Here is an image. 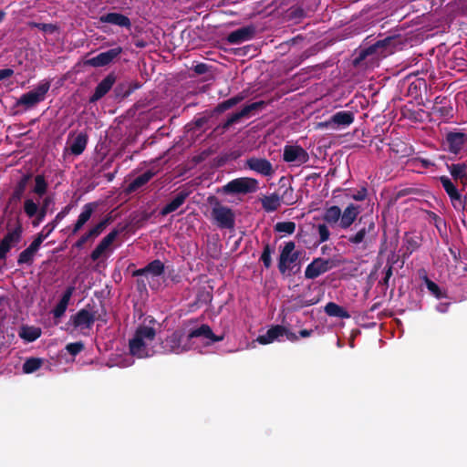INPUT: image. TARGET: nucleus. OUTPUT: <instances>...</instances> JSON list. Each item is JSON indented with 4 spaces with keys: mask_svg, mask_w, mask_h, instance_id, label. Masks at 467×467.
Wrapping results in <instances>:
<instances>
[{
    "mask_svg": "<svg viewBox=\"0 0 467 467\" xmlns=\"http://www.w3.org/2000/svg\"><path fill=\"white\" fill-rule=\"evenodd\" d=\"M447 168L452 179L460 182L462 186V191H464L467 187V161L447 164Z\"/></svg>",
    "mask_w": 467,
    "mask_h": 467,
    "instance_id": "b1692460",
    "label": "nucleus"
},
{
    "mask_svg": "<svg viewBox=\"0 0 467 467\" xmlns=\"http://www.w3.org/2000/svg\"><path fill=\"white\" fill-rule=\"evenodd\" d=\"M423 279L426 287L428 288L431 295H433L438 299L446 297V294L440 288V286L435 282L429 279L427 275H425Z\"/></svg>",
    "mask_w": 467,
    "mask_h": 467,
    "instance_id": "a19ab883",
    "label": "nucleus"
},
{
    "mask_svg": "<svg viewBox=\"0 0 467 467\" xmlns=\"http://www.w3.org/2000/svg\"><path fill=\"white\" fill-rule=\"evenodd\" d=\"M30 177L31 176L29 174L23 175L20 178V180L16 182V184L14 187L13 192L11 193L6 202L5 212H6L7 210H10L11 213L16 211L25 194Z\"/></svg>",
    "mask_w": 467,
    "mask_h": 467,
    "instance_id": "ddd939ff",
    "label": "nucleus"
},
{
    "mask_svg": "<svg viewBox=\"0 0 467 467\" xmlns=\"http://www.w3.org/2000/svg\"><path fill=\"white\" fill-rule=\"evenodd\" d=\"M52 199L50 197H46L43 201V203L40 207H38V212L36 213V217L33 221V225L37 226L43 220L45 219L47 212V208L51 203Z\"/></svg>",
    "mask_w": 467,
    "mask_h": 467,
    "instance_id": "79ce46f5",
    "label": "nucleus"
},
{
    "mask_svg": "<svg viewBox=\"0 0 467 467\" xmlns=\"http://www.w3.org/2000/svg\"><path fill=\"white\" fill-rule=\"evenodd\" d=\"M274 253V248L271 247L269 243L264 244V249L260 256V261L263 262L264 266L269 269L272 266L271 254Z\"/></svg>",
    "mask_w": 467,
    "mask_h": 467,
    "instance_id": "c03bdc74",
    "label": "nucleus"
},
{
    "mask_svg": "<svg viewBox=\"0 0 467 467\" xmlns=\"http://www.w3.org/2000/svg\"><path fill=\"white\" fill-rule=\"evenodd\" d=\"M112 218L110 215L105 216L100 222H99L97 224H95L93 227L96 229V231L101 234L104 230L107 228V226L111 223Z\"/></svg>",
    "mask_w": 467,
    "mask_h": 467,
    "instance_id": "e2e57ef3",
    "label": "nucleus"
},
{
    "mask_svg": "<svg viewBox=\"0 0 467 467\" xmlns=\"http://www.w3.org/2000/svg\"><path fill=\"white\" fill-rule=\"evenodd\" d=\"M98 207V202H88L82 207L81 213L72 226L71 235H75L84 227V225L89 221L93 213L97 210Z\"/></svg>",
    "mask_w": 467,
    "mask_h": 467,
    "instance_id": "aec40b11",
    "label": "nucleus"
},
{
    "mask_svg": "<svg viewBox=\"0 0 467 467\" xmlns=\"http://www.w3.org/2000/svg\"><path fill=\"white\" fill-rule=\"evenodd\" d=\"M354 121V113L351 111H338L331 118L324 122H320L319 126L337 130L340 127H348Z\"/></svg>",
    "mask_w": 467,
    "mask_h": 467,
    "instance_id": "dca6fc26",
    "label": "nucleus"
},
{
    "mask_svg": "<svg viewBox=\"0 0 467 467\" xmlns=\"http://www.w3.org/2000/svg\"><path fill=\"white\" fill-rule=\"evenodd\" d=\"M75 286L74 285H69L66 288V290L64 291L60 300L58 301L59 303L63 304V305H66L67 306H68V303L70 301V298L72 297L74 292H75Z\"/></svg>",
    "mask_w": 467,
    "mask_h": 467,
    "instance_id": "13d9d810",
    "label": "nucleus"
},
{
    "mask_svg": "<svg viewBox=\"0 0 467 467\" xmlns=\"http://www.w3.org/2000/svg\"><path fill=\"white\" fill-rule=\"evenodd\" d=\"M275 231L293 234L296 231V223L294 222H278L275 225Z\"/></svg>",
    "mask_w": 467,
    "mask_h": 467,
    "instance_id": "a18cd8bd",
    "label": "nucleus"
},
{
    "mask_svg": "<svg viewBox=\"0 0 467 467\" xmlns=\"http://www.w3.org/2000/svg\"><path fill=\"white\" fill-rule=\"evenodd\" d=\"M245 166L266 177H271L275 173L272 163L265 158L251 157L245 161Z\"/></svg>",
    "mask_w": 467,
    "mask_h": 467,
    "instance_id": "6ab92c4d",
    "label": "nucleus"
},
{
    "mask_svg": "<svg viewBox=\"0 0 467 467\" xmlns=\"http://www.w3.org/2000/svg\"><path fill=\"white\" fill-rule=\"evenodd\" d=\"M338 265V262L332 258H314L305 270L306 279H315Z\"/></svg>",
    "mask_w": 467,
    "mask_h": 467,
    "instance_id": "9d476101",
    "label": "nucleus"
},
{
    "mask_svg": "<svg viewBox=\"0 0 467 467\" xmlns=\"http://www.w3.org/2000/svg\"><path fill=\"white\" fill-rule=\"evenodd\" d=\"M71 210V205L70 204H67V206H65L55 217V219L47 223L46 226H44V231L46 232H48V234H50L54 230L55 228L57 227V223L62 221L67 214L68 213L70 212Z\"/></svg>",
    "mask_w": 467,
    "mask_h": 467,
    "instance_id": "e433bc0d",
    "label": "nucleus"
},
{
    "mask_svg": "<svg viewBox=\"0 0 467 467\" xmlns=\"http://www.w3.org/2000/svg\"><path fill=\"white\" fill-rule=\"evenodd\" d=\"M368 196V190L366 186H362L359 190H358L351 198L355 201H364Z\"/></svg>",
    "mask_w": 467,
    "mask_h": 467,
    "instance_id": "69168bd1",
    "label": "nucleus"
},
{
    "mask_svg": "<svg viewBox=\"0 0 467 467\" xmlns=\"http://www.w3.org/2000/svg\"><path fill=\"white\" fill-rule=\"evenodd\" d=\"M87 144L88 135L83 132L78 134L69 147L71 153L80 155L85 150Z\"/></svg>",
    "mask_w": 467,
    "mask_h": 467,
    "instance_id": "72a5a7b5",
    "label": "nucleus"
},
{
    "mask_svg": "<svg viewBox=\"0 0 467 467\" xmlns=\"http://www.w3.org/2000/svg\"><path fill=\"white\" fill-rule=\"evenodd\" d=\"M34 26L43 32H48V33H54L57 29L56 25L46 24V23H35Z\"/></svg>",
    "mask_w": 467,
    "mask_h": 467,
    "instance_id": "0e129e2a",
    "label": "nucleus"
},
{
    "mask_svg": "<svg viewBox=\"0 0 467 467\" xmlns=\"http://www.w3.org/2000/svg\"><path fill=\"white\" fill-rule=\"evenodd\" d=\"M194 337H203L209 339L212 343L221 342L224 339V335H215L211 327L202 324L197 328L190 330L187 336L182 329L173 331L167 336L161 343L164 353L180 354L190 349V341Z\"/></svg>",
    "mask_w": 467,
    "mask_h": 467,
    "instance_id": "f257e3e1",
    "label": "nucleus"
},
{
    "mask_svg": "<svg viewBox=\"0 0 467 467\" xmlns=\"http://www.w3.org/2000/svg\"><path fill=\"white\" fill-rule=\"evenodd\" d=\"M325 313L329 317H339L342 319H348L350 317L349 313L339 305L334 302H328L325 306Z\"/></svg>",
    "mask_w": 467,
    "mask_h": 467,
    "instance_id": "2f4dec72",
    "label": "nucleus"
},
{
    "mask_svg": "<svg viewBox=\"0 0 467 467\" xmlns=\"http://www.w3.org/2000/svg\"><path fill=\"white\" fill-rule=\"evenodd\" d=\"M48 232H46L44 231V229H42L41 232L36 234L33 242L29 244V247L37 252L40 245L42 244L44 240L48 237Z\"/></svg>",
    "mask_w": 467,
    "mask_h": 467,
    "instance_id": "603ef678",
    "label": "nucleus"
},
{
    "mask_svg": "<svg viewBox=\"0 0 467 467\" xmlns=\"http://www.w3.org/2000/svg\"><path fill=\"white\" fill-rule=\"evenodd\" d=\"M440 182L448 195L458 190L451 180L447 176H441Z\"/></svg>",
    "mask_w": 467,
    "mask_h": 467,
    "instance_id": "5fc2aeb1",
    "label": "nucleus"
},
{
    "mask_svg": "<svg viewBox=\"0 0 467 467\" xmlns=\"http://www.w3.org/2000/svg\"><path fill=\"white\" fill-rule=\"evenodd\" d=\"M405 251L402 254L403 262L409 258L413 252L418 250L420 246V238L416 235H410L408 233L404 236Z\"/></svg>",
    "mask_w": 467,
    "mask_h": 467,
    "instance_id": "c756f323",
    "label": "nucleus"
},
{
    "mask_svg": "<svg viewBox=\"0 0 467 467\" xmlns=\"http://www.w3.org/2000/svg\"><path fill=\"white\" fill-rule=\"evenodd\" d=\"M265 106V102L263 100L245 105L240 111L231 114L224 122L218 124L213 132L216 135L225 133L231 126L239 122L243 118L248 117L253 111L263 109Z\"/></svg>",
    "mask_w": 467,
    "mask_h": 467,
    "instance_id": "39448f33",
    "label": "nucleus"
},
{
    "mask_svg": "<svg viewBox=\"0 0 467 467\" xmlns=\"http://www.w3.org/2000/svg\"><path fill=\"white\" fill-rule=\"evenodd\" d=\"M24 212L29 218L36 217L38 205L32 199H26L24 202Z\"/></svg>",
    "mask_w": 467,
    "mask_h": 467,
    "instance_id": "de8ad7c7",
    "label": "nucleus"
},
{
    "mask_svg": "<svg viewBox=\"0 0 467 467\" xmlns=\"http://www.w3.org/2000/svg\"><path fill=\"white\" fill-rule=\"evenodd\" d=\"M23 225L19 219L16 220V226L13 229H9L7 224V233L5 234L3 239L0 241V259L5 260L7 253L12 247L18 244L22 240Z\"/></svg>",
    "mask_w": 467,
    "mask_h": 467,
    "instance_id": "6e6552de",
    "label": "nucleus"
},
{
    "mask_svg": "<svg viewBox=\"0 0 467 467\" xmlns=\"http://www.w3.org/2000/svg\"><path fill=\"white\" fill-rule=\"evenodd\" d=\"M99 22L104 24H111L115 26H119L120 27H124L128 30L131 28V21L130 19L120 14V13H108L101 16H99Z\"/></svg>",
    "mask_w": 467,
    "mask_h": 467,
    "instance_id": "a878e982",
    "label": "nucleus"
},
{
    "mask_svg": "<svg viewBox=\"0 0 467 467\" xmlns=\"http://www.w3.org/2000/svg\"><path fill=\"white\" fill-rule=\"evenodd\" d=\"M85 346L84 344L79 341V342H74V343H69L66 346V349L67 351L71 355V356H77L78 354H79L83 349H84Z\"/></svg>",
    "mask_w": 467,
    "mask_h": 467,
    "instance_id": "6e6d98bb",
    "label": "nucleus"
},
{
    "mask_svg": "<svg viewBox=\"0 0 467 467\" xmlns=\"http://www.w3.org/2000/svg\"><path fill=\"white\" fill-rule=\"evenodd\" d=\"M36 251L31 249L29 246L22 251L17 258L18 265H31L34 262L35 254Z\"/></svg>",
    "mask_w": 467,
    "mask_h": 467,
    "instance_id": "4c0bfd02",
    "label": "nucleus"
},
{
    "mask_svg": "<svg viewBox=\"0 0 467 467\" xmlns=\"http://www.w3.org/2000/svg\"><path fill=\"white\" fill-rule=\"evenodd\" d=\"M258 190V181L250 177L236 178L222 187L224 194H248Z\"/></svg>",
    "mask_w": 467,
    "mask_h": 467,
    "instance_id": "423d86ee",
    "label": "nucleus"
},
{
    "mask_svg": "<svg viewBox=\"0 0 467 467\" xmlns=\"http://www.w3.org/2000/svg\"><path fill=\"white\" fill-rule=\"evenodd\" d=\"M297 300V306L298 307H305V306H313V305H316L319 302V298H311V299H306L305 298L304 296H300L296 298Z\"/></svg>",
    "mask_w": 467,
    "mask_h": 467,
    "instance_id": "680f3d73",
    "label": "nucleus"
},
{
    "mask_svg": "<svg viewBox=\"0 0 467 467\" xmlns=\"http://www.w3.org/2000/svg\"><path fill=\"white\" fill-rule=\"evenodd\" d=\"M67 308V306L66 305H63L58 302L52 310V314H53L54 317L55 318L61 317L65 314Z\"/></svg>",
    "mask_w": 467,
    "mask_h": 467,
    "instance_id": "338daca9",
    "label": "nucleus"
},
{
    "mask_svg": "<svg viewBox=\"0 0 467 467\" xmlns=\"http://www.w3.org/2000/svg\"><path fill=\"white\" fill-rule=\"evenodd\" d=\"M358 231L355 234H351L348 237V243L358 245L365 242L366 236L372 233H375V223L373 218L368 215H362L359 217L358 223L355 225Z\"/></svg>",
    "mask_w": 467,
    "mask_h": 467,
    "instance_id": "9b49d317",
    "label": "nucleus"
},
{
    "mask_svg": "<svg viewBox=\"0 0 467 467\" xmlns=\"http://www.w3.org/2000/svg\"><path fill=\"white\" fill-rule=\"evenodd\" d=\"M443 143L451 153L458 154L463 145L467 144V133L450 131L446 134Z\"/></svg>",
    "mask_w": 467,
    "mask_h": 467,
    "instance_id": "a211bd4d",
    "label": "nucleus"
},
{
    "mask_svg": "<svg viewBox=\"0 0 467 467\" xmlns=\"http://www.w3.org/2000/svg\"><path fill=\"white\" fill-rule=\"evenodd\" d=\"M255 32L256 29L254 26H243L228 34L226 40L231 45H239L253 39Z\"/></svg>",
    "mask_w": 467,
    "mask_h": 467,
    "instance_id": "412c9836",
    "label": "nucleus"
},
{
    "mask_svg": "<svg viewBox=\"0 0 467 467\" xmlns=\"http://www.w3.org/2000/svg\"><path fill=\"white\" fill-rule=\"evenodd\" d=\"M50 88L49 82L39 83L34 89L24 93L16 101V106H25L26 109H32L44 101L46 95Z\"/></svg>",
    "mask_w": 467,
    "mask_h": 467,
    "instance_id": "0eeeda50",
    "label": "nucleus"
},
{
    "mask_svg": "<svg viewBox=\"0 0 467 467\" xmlns=\"http://www.w3.org/2000/svg\"><path fill=\"white\" fill-rule=\"evenodd\" d=\"M296 244L293 241L285 244L280 252L278 259V270L281 274H285L287 270L291 269V265L294 264L299 257V252H295Z\"/></svg>",
    "mask_w": 467,
    "mask_h": 467,
    "instance_id": "f8f14e48",
    "label": "nucleus"
},
{
    "mask_svg": "<svg viewBox=\"0 0 467 467\" xmlns=\"http://www.w3.org/2000/svg\"><path fill=\"white\" fill-rule=\"evenodd\" d=\"M283 160L296 166L302 165L309 161L307 151L299 145H285L283 151Z\"/></svg>",
    "mask_w": 467,
    "mask_h": 467,
    "instance_id": "2eb2a0df",
    "label": "nucleus"
},
{
    "mask_svg": "<svg viewBox=\"0 0 467 467\" xmlns=\"http://www.w3.org/2000/svg\"><path fill=\"white\" fill-rule=\"evenodd\" d=\"M126 227L121 229H113L100 242L97 244L95 249L90 254V259L95 262L99 260L101 255L109 249V247L114 243L119 234L125 230Z\"/></svg>",
    "mask_w": 467,
    "mask_h": 467,
    "instance_id": "f3484780",
    "label": "nucleus"
},
{
    "mask_svg": "<svg viewBox=\"0 0 467 467\" xmlns=\"http://www.w3.org/2000/svg\"><path fill=\"white\" fill-rule=\"evenodd\" d=\"M208 202L213 205L212 208V217L217 226L221 229H234L235 226V214L234 211L221 204L215 196H210Z\"/></svg>",
    "mask_w": 467,
    "mask_h": 467,
    "instance_id": "7ed1b4c3",
    "label": "nucleus"
},
{
    "mask_svg": "<svg viewBox=\"0 0 467 467\" xmlns=\"http://www.w3.org/2000/svg\"><path fill=\"white\" fill-rule=\"evenodd\" d=\"M279 198H281V202L286 205L295 203L294 189L291 186L285 188Z\"/></svg>",
    "mask_w": 467,
    "mask_h": 467,
    "instance_id": "8fccbe9b",
    "label": "nucleus"
},
{
    "mask_svg": "<svg viewBox=\"0 0 467 467\" xmlns=\"http://www.w3.org/2000/svg\"><path fill=\"white\" fill-rule=\"evenodd\" d=\"M341 213L342 211L338 206H330L325 209L323 220L330 225H335L337 223L339 224V222L341 220Z\"/></svg>",
    "mask_w": 467,
    "mask_h": 467,
    "instance_id": "7c9ffc66",
    "label": "nucleus"
},
{
    "mask_svg": "<svg viewBox=\"0 0 467 467\" xmlns=\"http://www.w3.org/2000/svg\"><path fill=\"white\" fill-rule=\"evenodd\" d=\"M47 182L44 175L38 174L35 177V187L33 192L38 196H43L47 190Z\"/></svg>",
    "mask_w": 467,
    "mask_h": 467,
    "instance_id": "37998d69",
    "label": "nucleus"
},
{
    "mask_svg": "<svg viewBox=\"0 0 467 467\" xmlns=\"http://www.w3.org/2000/svg\"><path fill=\"white\" fill-rule=\"evenodd\" d=\"M262 207L266 213L275 212L281 205L279 194L272 193L261 199Z\"/></svg>",
    "mask_w": 467,
    "mask_h": 467,
    "instance_id": "473e14b6",
    "label": "nucleus"
},
{
    "mask_svg": "<svg viewBox=\"0 0 467 467\" xmlns=\"http://www.w3.org/2000/svg\"><path fill=\"white\" fill-rule=\"evenodd\" d=\"M90 308V305L88 304L85 308L78 310L75 315L70 317V321L72 325L76 328H91L94 322L96 320H100L104 323L107 322L103 316L106 315V311L103 306H101V313L99 310L88 309Z\"/></svg>",
    "mask_w": 467,
    "mask_h": 467,
    "instance_id": "20e7f679",
    "label": "nucleus"
},
{
    "mask_svg": "<svg viewBox=\"0 0 467 467\" xmlns=\"http://www.w3.org/2000/svg\"><path fill=\"white\" fill-rule=\"evenodd\" d=\"M99 235L100 234L92 226L77 240V242L73 244V247L80 250L85 246L87 243L93 242Z\"/></svg>",
    "mask_w": 467,
    "mask_h": 467,
    "instance_id": "f704fd0d",
    "label": "nucleus"
},
{
    "mask_svg": "<svg viewBox=\"0 0 467 467\" xmlns=\"http://www.w3.org/2000/svg\"><path fill=\"white\" fill-rule=\"evenodd\" d=\"M428 215L439 231H441V226H446L445 221L435 213L430 211Z\"/></svg>",
    "mask_w": 467,
    "mask_h": 467,
    "instance_id": "052dcab7",
    "label": "nucleus"
},
{
    "mask_svg": "<svg viewBox=\"0 0 467 467\" xmlns=\"http://www.w3.org/2000/svg\"><path fill=\"white\" fill-rule=\"evenodd\" d=\"M75 286L74 285H69L66 288V290L64 291L60 300L58 301L59 303L63 304V305H66L67 306H68V303L70 301V298L72 297L74 292H75Z\"/></svg>",
    "mask_w": 467,
    "mask_h": 467,
    "instance_id": "bf43d9fd",
    "label": "nucleus"
},
{
    "mask_svg": "<svg viewBox=\"0 0 467 467\" xmlns=\"http://www.w3.org/2000/svg\"><path fill=\"white\" fill-rule=\"evenodd\" d=\"M318 234V244L327 242L330 237V231L326 223H319L317 226Z\"/></svg>",
    "mask_w": 467,
    "mask_h": 467,
    "instance_id": "09e8293b",
    "label": "nucleus"
},
{
    "mask_svg": "<svg viewBox=\"0 0 467 467\" xmlns=\"http://www.w3.org/2000/svg\"><path fill=\"white\" fill-rule=\"evenodd\" d=\"M75 286L74 285H69L66 288V290L64 291L60 300L58 301L59 303L63 304V305H66L67 306H68V303L70 301V298L72 297L74 292H75Z\"/></svg>",
    "mask_w": 467,
    "mask_h": 467,
    "instance_id": "4d7b16f0",
    "label": "nucleus"
},
{
    "mask_svg": "<svg viewBox=\"0 0 467 467\" xmlns=\"http://www.w3.org/2000/svg\"><path fill=\"white\" fill-rule=\"evenodd\" d=\"M395 41L394 36H387L383 39L376 41L369 47L362 49L358 57L355 59V63L358 64L364 60L370 55L377 54L379 56L386 57L388 54L392 53V43Z\"/></svg>",
    "mask_w": 467,
    "mask_h": 467,
    "instance_id": "1a4fd4ad",
    "label": "nucleus"
},
{
    "mask_svg": "<svg viewBox=\"0 0 467 467\" xmlns=\"http://www.w3.org/2000/svg\"><path fill=\"white\" fill-rule=\"evenodd\" d=\"M48 232H46L44 231V229H42L41 232L36 234L33 242L29 244V247L37 252L40 245L42 244L44 240L48 237Z\"/></svg>",
    "mask_w": 467,
    "mask_h": 467,
    "instance_id": "3c124183",
    "label": "nucleus"
},
{
    "mask_svg": "<svg viewBox=\"0 0 467 467\" xmlns=\"http://www.w3.org/2000/svg\"><path fill=\"white\" fill-rule=\"evenodd\" d=\"M431 110L434 114H438L441 118H447L451 116L452 109L446 105H433Z\"/></svg>",
    "mask_w": 467,
    "mask_h": 467,
    "instance_id": "864d4df0",
    "label": "nucleus"
},
{
    "mask_svg": "<svg viewBox=\"0 0 467 467\" xmlns=\"http://www.w3.org/2000/svg\"><path fill=\"white\" fill-rule=\"evenodd\" d=\"M284 333H286V327L282 325L272 326L265 334L260 335L257 337V342L262 345H267L275 340H280L281 337H284Z\"/></svg>",
    "mask_w": 467,
    "mask_h": 467,
    "instance_id": "bb28decb",
    "label": "nucleus"
},
{
    "mask_svg": "<svg viewBox=\"0 0 467 467\" xmlns=\"http://www.w3.org/2000/svg\"><path fill=\"white\" fill-rule=\"evenodd\" d=\"M360 213V207L354 203L348 204L341 213L339 227L348 229L357 220Z\"/></svg>",
    "mask_w": 467,
    "mask_h": 467,
    "instance_id": "393cba45",
    "label": "nucleus"
},
{
    "mask_svg": "<svg viewBox=\"0 0 467 467\" xmlns=\"http://www.w3.org/2000/svg\"><path fill=\"white\" fill-rule=\"evenodd\" d=\"M43 364V360L38 358H29L23 364V371L26 374L33 373L39 369Z\"/></svg>",
    "mask_w": 467,
    "mask_h": 467,
    "instance_id": "58836bf2",
    "label": "nucleus"
},
{
    "mask_svg": "<svg viewBox=\"0 0 467 467\" xmlns=\"http://www.w3.org/2000/svg\"><path fill=\"white\" fill-rule=\"evenodd\" d=\"M116 78L113 72L108 74L95 88L94 93L89 98V102L94 103L102 99L112 88Z\"/></svg>",
    "mask_w": 467,
    "mask_h": 467,
    "instance_id": "4be33fe9",
    "label": "nucleus"
},
{
    "mask_svg": "<svg viewBox=\"0 0 467 467\" xmlns=\"http://www.w3.org/2000/svg\"><path fill=\"white\" fill-rule=\"evenodd\" d=\"M156 337L153 327L140 325L129 341L130 353L138 358H150L155 354L151 343Z\"/></svg>",
    "mask_w": 467,
    "mask_h": 467,
    "instance_id": "f03ea898",
    "label": "nucleus"
},
{
    "mask_svg": "<svg viewBox=\"0 0 467 467\" xmlns=\"http://www.w3.org/2000/svg\"><path fill=\"white\" fill-rule=\"evenodd\" d=\"M448 196L450 197L451 204L455 209H457V210L464 209L465 198L462 197V195L460 193L459 190H456L455 192H451Z\"/></svg>",
    "mask_w": 467,
    "mask_h": 467,
    "instance_id": "49530a36",
    "label": "nucleus"
},
{
    "mask_svg": "<svg viewBox=\"0 0 467 467\" xmlns=\"http://www.w3.org/2000/svg\"><path fill=\"white\" fill-rule=\"evenodd\" d=\"M155 175V172L151 170L146 171L141 175L134 179L125 189V194L129 195L135 192L138 189L147 184Z\"/></svg>",
    "mask_w": 467,
    "mask_h": 467,
    "instance_id": "c85d7f7f",
    "label": "nucleus"
},
{
    "mask_svg": "<svg viewBox=\"0 0 467 467\" xmlns=\"http://www.w3.org/2000/svg\"><path fill=\"white\" fill-rule=\"evenodd\" d=\"M122 52L123 48L121 47H116L105 52H101L96 57L87 59L85 64L93 67H105L113 63Z\"/></svg>",
    "mask_w": 467,
    "mask_h": 467,
    "instance_id": "4468645a",
    "label": "nucleus"
},
{
    "mask_svg": "<svg viewBox=\"0 0 467 467\" xmlns=\"http://www.w3.org/2000/svg\"><path fill=\"white\" fill-rule=\"evenodd\" d=\"M231 109V106L228 104L227 100H224L219 103L213 110V113L221 114L225 110Z\"/></svg>",
    "mask_w": 467,
    "mask_h": 467,
    "instance_id": "774afa93",
    "label": "nucleus"
},
{
    "mask_svg": "<svg viewBox=\"0 0 467 467\" xmlns=\"http://www.w3.org/2000/svg\"><path fill=\"white\" fill-rule=\"evenodd\" d=\"M140 88L141 84L137 80H124L119 82L113 90L115 99L118 100H122Z\"/></svg>",
    "mask_w": 467,
    "mask_h": 467,
    "instance_id": "5701e85b",
    "label": "nucleus"
},
{
    "mask_svg": "<svg viewBox=\"0 0 467 467\" xmlns=\"http://www.w3.org/2000/svg\"><path fill=\"white\" fill-rule=\"evenodd\" d=\"M41 336V329L35 327H23L19 337L27 342H33Z\"/></svg>",
    "mask_w": 467,
    "mask_h": 467,
    "instance_id": "c9c22d12",
    "label": "nucleus"
},
{
    "mask_svg": "<svg viewBox=\"0 0 467 467\" xmlns=\"http://www.w3.org/2000/svg\"><path fill=\"white\" fill-rule=\"evenodd\" d=\"M190 191H187V190H182L176 196L175 198L170 202L169 203H167L160 212V214L161 216H166L168 215L169 213H172V212H175L178 208H180L183 203L184 202L186 201V199L189 197L190 195Z\"/></svg>",
    "mask_w": 467,
    "mask_h": 467,
    "instance_id": "cd10ccee",
    "label": "nucleus"
},
{
    "mask_svg": "<svg viewBox=\"0 0 467 467\" xmlns=\"http://www.w3.org/2000/svg\"><path fill=\"white\" fill-rule=\"evenodd\" d=\"M164 264L159 259H155L147 265L148 274L152 276L161 275L164 273Z\"/></svg>",
    "mask_w": 467,
    "mask_h": 467,
    "instance_id": "ea45409f",
    "label": "nucleus"
}]
</instances>
